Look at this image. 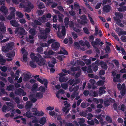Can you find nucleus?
<instances>
[{"label": "nucleus", "instance_id": "obj_1", "mask_svg": "<svg viewBox=\"0 0 126 126\" xmlns=\"http://www.w3.org/2000/svg\"><path fill=\"white\" fill-rule=\"evenodd\" d=\"M12 2L16 4H18L20 2L23 3V4L21 3L19 5V7L20 8H24L26 11L28 13H29L31 10L33 8V5L30 2L25 0H12Z\"/></svg>", "mask_w": 126, "mask_h": 126}, {"label": "nucleus", "instance_id": "obj_2", "mask_svg": "<svg viewBox=\"0 0 126 126\" xmlns=\"http://www.w3.org/2000/svg\"><path fill=\"white\" fill-rule=\"evenodd\" d=\"M51 15L49 14L44 15L41 17H39L38 20H35L32 23V25L34 27H36L37 25H41L47 21L48 18H50Z\"/></svg>", "mask_w": 126, "mask_h": 126}, {"label": "nucleus", "instance_id": "obj_3", "mask_svg": "<svg viewBox=\"0 0 126 126\" xmlns=\"http://www.w3.org/2000/svg\"><path fill=\"white\" fill-rule=\"evenodd\" d=\"M53 27L56 29H58V32H57L58 36L61 38H63L65 34V30L64 26H61L53 24Z\"/></svg>", "mask_w": 126, "mask_h": 126}, {"label": "nucleus", "instance_id": "obj_4", "mask_svg": "<svg viewBox=\"0 0 126 126\" xmlns=\"http://www.w3.org/2000/svg\"><path fill=\"white\" fill-rule=\"evenodd\" d=\"M101 65V67L104 69H107V66L106 63L103 62H99L98 61H96L95 62V64L93 65L95 66L93 68L94 71H96L98 69L97 66Z\"/></svg>", "mask_w": 126, "mask_h": 126}, {"label": "nucleus", "instance_id": "obj_5", "mask_svg": "<svg viewBox=\"0 0 126 126\" xmlns=\"http://www.w3.org/2000/svg\"><path fill=\"white\" fill-rule=\"evenodd\" d=\"M43 96V94L42 93H38L34 94H30L29 96V98L33 102H34L37 100V99L35 97L40 99L42 98Z\"/></svg>", "mask_w": 126, "mask_h": 126}, {"label": "nucleus", "instance_id": "obj_6", "mask_svg": "<svg viewBox=\"0 0 126 126\" xmlns=\"http://www.w3.org/2000/svg\"><path fill=\"white\" fill-rule=\"evenodd\" d=\"M80 67H78V68H77L76 67H71V71L70 72V70H68V71L67 72L69 74L74 75L75 74L74 72L78 70V72L76 74L75 77H78L81 74V71L80 69Z\"/></svg>", "mask_w": 126, "mask_h": 126}, {"label": "nucleus", "instance_id": "obj_7", "mask_svg": "<svg viewBox=\"0 0 126 126\" xmlns=\"http://www.w3.org/2000/svg\"><path fill=\"white\" fill-rule=\"evenodd\" d=\"M115 15L116 16L114 17V19L116 23L119 26L123 27L124 25L120 23L121 20L120 19H121L123 17L122 14L120 13H115Z\"/></svg>", "mask_w": 126, "mask_h": 126}, {"label": "nucleus", "instance_id": "obj_8", "mask_svg": "<svg viewBox=\"0 0 126 126\" xmlns=\"http://www.w3.org/2000/svg\"><path fill=\"white\" fill-rule=\"evenodd\" d=\"M50 32V28H46L45 30L41 31V33L38 35V37L40 39H44L47 38L46 35Z\"/></svg>", "mask_w": 126, "mask_h": 126}, {"label": "nucleus", "instance_id": "obj_9", "mask_svg": "<svg viewBox=\"0 0 126 126\" xmlns=\"http://www.w3.org/2000/svg\"><path fill=\"white\" fill-rule=\"evenodd\" d=\"M50 32V28H46L45 30L41 31V33L38 35V37L40 39H44L47 38L46 35Z\"/></svg>", "mask_w": 126, "mask_h": 126}, {"label": "nucleus", "instance_id": "obj_10", "mask_svg": "<svg viewBox=\"0 0 126 126\" xmlns=\"http://www.w3.org/2000/svg\"><path fill=\"white\" fill-rule=\"evenodd\" d=\"M52 43H53L51 46L52 48L55 50H57L60 46V44L58 42H56L55 40L52 39L49 40L47 41L48 44H50Z\"/></svg>", "mask_w": 126, "mask_h": 126}, {"label": "nucleus", "instance_id": "obj_11", "mask_svg": "<svg viewBox=\"0 0 126 126\" xmlns=\"http://www.w3.org/2000/svg\"><path fill=\"white\" fill-rule=\"evenodd\" d=\"M89 41L91 42V43L93 46L94 47L95 50L96 51L97 53L96 55L95 56L96 58L99 57V56L97 54H99V50L96 48V46L98 43L96 42L93 41L94 40V37L93 36H91L89 37Z\"/></svg>", "mask_w": 126, "mask_h": 126}, {"label": "nucleus", "instance_id": "obj_12", "mask_svg": "<svg viewBox=\"0 0 126 126\" xmlns=\"http://www.w3.org/2000/svg\"><path fill=\"white\" fill-rule=\"evenodd\" d=\"M29 33L32 35H30L29 38H27L26 40L27 41L32 43L34 42V40L32 39L33 38V36L36 34V32L34 29H31L30 30Z\"/></svg>", "mask_w": 126, "mask_h": 126}, {"label": "nucleus", "instance_id": "obj_13", "mask_svg": "<svg viewBox=\"0 0 126 126\" xmlns=\"http://www.w3.org/2000/svg\"><path fill=\"white\" fill-rule=\"evenodd\" d=\"M38 57V58L36 61L38 65L40 66H44L46 64V62L42 57L39 54L37 55Z\"/></svg>", "mask_w": 126, "mask_h": 126}, {"label": "nucleus", "instance_id": "obj_14", "mask_svg": "<svg viewBox=\"0 0 126 126\" xmlns=\"http://www.w3.org/2000/svg\"><path fill=\"white\" fill-rule=\"evenodd\" d=\"M6 32V28L4 26V23L1 22L0 23V40H1L3 38V36L1 33H4Z\"/></svg>", "mask_w": 126, "mask_h": 126}, {"label": "nucleus", "instance_id": "obj_15", "mask_svg": "<svg viewBox=\"0 0 126 126\" xmlns=\"http://www.w3.org/2000/svg\"><path fill=\"white\" fill-rule=\"evenodd\" d=\"M117 87L119 90H122L121 92V94L122 95H124L125 93L126 90L125 84H123L122 85L121 84H118L117 85Z\"/></svg>", "mask_w": 126, "mask_h": 126}, {"label": "nucleus", "instance_id": "obj_16", "mask_svg": "<svg viewBox=\"0 0 126 126\" xmlns=\"http://www.w3.org/2000/svg\"><path fill=\"white\" fill-rule=\"evenodd\" d=\"M60 76L59 79L61 82H66L68 80V78L67 77H64L66 75L63 73H61L59 74Z\"/></svg>", "mask_w": 126, "mask_h": 126}, {"label": "nucleus", "instance_id": "obj_17", "mask_svg": "<svg viewBox=\"0 0 126 126\" xmlns=\"http://www.w3.org/2000/svg\"><path fill=\"white\" fill-rule=\"evenodd\" d=\"M15 33L16 34L21 35L25 34L26 33L24 29L22 28L19 27L17 28L15 30Z\"/></svg>", "mask_w": 126, "mask_h": 126}, {"label": "nucleus", "instance_id": "obj_18", "mask_svg": "<svg viewBox=\"0 0 126 126\" xmlns=\"http://www.w3.org/2000/svg\"><path fill=\"white\" fill-rule=\"evenodd\" d=\"M7 104L9 106H7L5 105H4L2 109V110L4 112H5L6 111H8L11 110V109L10 108L9 106L12 107H13V105L10 102H6Z\"/></svg>", "mask_w": 126, "mask_h": 126}, {"label": "nucleus", "instance_id": "obj_19", "mask_svg": "<svg viewBox=\"0 0 126 126\" xmlns=\"http://www.w3.org/2000/svg\"><path fill=\"white\" fill-rule=\"evenodd\" d=\"M71 64L73 65H78L77 68L78 67H81V66H84L85 64L82 61H77V63H76V61H73L71 62Z\"/></svg>", "mask_w": 126, "mask_h": 126}, {"label": "nucleus", "instance_id": "obj_20", "mask_svg": "<svg viewBox=\"0 0 126 126\" xmlns=\"http://www.w3.org/2000/svg\"><path fill=\"white\" fill-rule=\"evenodd\" d=\"M21 51L22 53L24 54L23 56L22 61L23 62H27L28 60L27 56L28 54V53L24 48L22 49Z\"/></svg>", "mask_w": 126, "mask_h": 126}, {"label": "nucleus", "instance_id": "obj_21", "mask_svg": "<svg viewBox=\"0 0 126 126\" xmlns=\"http://www.w3.org/2000/svg\"><path fill=\"white\" fill-rule=\"evenodd\" d=\"M10 10L11 11V13L9 15L7 18L8 19L10 20L14 18H15V14L14 12L15 11V9L14 8L11 7L10 8Z\"/></svg>", "mask_w": 126, "mask_h": 126}, {"label": "nucleus", "instance_id": "obj_22", "mask_svg": "<svg viewBox=\"0 0 126 126\" xmlns=\"http://www.w3.org/2000/svg\"><path fill=\"white\" fill-rule=\"evenodd\" d=\"M95 117L98 119L101 123V124L102 126H103L104 125L106 122L105 121H103V120L105 116L104 115H95Z\"/></svg>", "mask_w": 126, "mask_h": 126}, {"label": "nucleus", "instance_id": "obj_23", "mask_svg": "<svg viewBox=\"0 0 126 126\" xmlns=\"http://www.w3.org/2000/svg\"><path fill=\"white\" fill-rule=\"evenodd\" d=\"M33 114L35 115L42 116L44 114V113L42 111H38L36 108H33Z\"/></svg>", "mask_w": 126, "mask_h": 126}, {"label": "nucleus", "instance_id": "obj_24", "mask_svg": "<svg viewBox=\"0 0 126 126\" xmlns=\"http://www.w3.org/2000/svg\"><path fill=\"white\" fill-rule=\"evenodd\" d=\"M79 8V13L80 14L81 13H82V11L84 12L85 11V9L82 6H81L80 7L78 3H76L74 4V8L75 9H77Z\"/></svg>", "mask_w": 126, "mask_h": 126}, {"label": "nucleus", "instance_id": "obj_25", "mask_svg": "<svg viewBox=\"0 0 126 126\" xmlns=\"http://www.w3.org/2000/svg\"><path fill=\"white\" fill-rule=\"evenodd\" d=\"M15 93L18 95H22L23 96L25 95L26 94V93L21 88L16 90L15 91Z\"/></svg>", "mask_w": 126, "mask_h": 126}, {"label": "nucleus", "instance_id": "obj_26", "mask_svg": "<svg viewBox=\"0 0 126 126\" xmlns=\"http://www.w3.org/2000/svg\"><path fill=\"white\" fill-rule=\"evenodd\" d=\"M80 80L79 79H76L75 80H70L68 82L70 83V85H73V86H74L75 85L79 83L80 82Z\"/></svg>", "mask_w": 126, "mask_h": 126}, {"label": "nucleus", "instance_id": "obj_27", "mask_svg": "<svg viewBox=\"0 0 126 126\" xmlns=\"http://www.w3.org/2000/svg\"><path fill=\"white\" fill-rule=\"evenodd\" d=\"M80 18L83 20H85L84 21H80L79 20H78V21L79 23H80L83 25H84L86 24L87 23V21L86 20V17L85 15H83L82 16L80 17Z\"/></svg>", "mask_w": 126, "mask_h": 126}, {"label": "nucleus", "instance_id": "obj_28", "mask_svg": "<svg viewBox=\"0 0 126 126\" xmlns=\"http://www.w3.org/2000/svg\"><path fill=\"white\" fill-rule=\"evenodd\" d=\"M23 115L26 116L27 117L30 118L32 117H33L34 115H35L33 114V109L32 110V111H28L27 112L23 114Z\"/></svg>", "mask_w": 126, "mask_h": 126}, {"label": "nucleus", "instance_id": "obj_29", "mask_svg": "<svg viewBox=\"0 0 126 126\" xmlns=\"http://www.w3.org/2000/svg\"><path fill=\"white\" fill-rule=\"evenodd\" d=\"M15 55V53L13 52L8 53L6 54V56L10 58L7 59L6 60L7 61H10L12 60V57Z\"/></svg>", "mask_w": 126, "mask_h": 126}, {"label": "nucleus", "instance_id": "obj_30", "mask_svg": "<svg viewBox=\"0 0 126 126\" xmlns=\"http://www.w3.org/2000/svg\"><path fill=\"white\" fill-rule=\"evenodd\" d=\"M24 77L23 79V80L25 81H28L30 79L31 76L29 74V73H27L26 74H24L23 75Z\"/></svg>", "mask_w": 126, "mask_h": 126}, {"label": "nucleus", "instance_id": "obj_31", "mask_svg": "<svg viewBox=\"0 0 126 126\" xmlns=\"http://www.w3.org/2000/svg\"><path fill=\"white\" fill-rule=\"evenodd\" d=\"M11 114L10 113H7L5 115V117H13L14 116L15 113V111L14 110H12L11 112Z\"/></svg>", "mask_w": 126, "mask_h": 126}, {"label": "nucleus", "instance_id": "obj_32", "mask_svg": "<svg viewBox=\"0 0 126 126\" xmlns=\"http://www.w3.org/2000/svg\"><path fill=\"white\" fill-rule=\"evenodd\" d=\"M79 27L80 26L78 24L76 25L75 26H74L72 28L74 31L77 32H79L81 31V30Z\"/></svg>", "mask_w": 126, "mask_h": 126}, {"label": "nucleus", "instance_id": "obj_33", "mask_svg": "<svg viewBox=\"0 0 126 126\" xmlns=\"http://www.w3.org/2000/svg\"><path fill=\"white\" fill-rule=\"evenodd\" d=\"M64 93V91L63 90L61 89L58 91L56 93V96L58 98H60V96L62 94Z\"/></svg>", "mask_w": 126, "mask_h": 126}, {"label": "nucleus", "instance_id": "obj_34", "mask_svg": "<svg viewBox=\"0 0 126 126\" xmlns=\"http://www.w3.org/2000/svg\"><path fill=\"white\" fill-rule=\"evenodd\" d=\"M79 43L81 46H82L83 47V48H85L84 47L85 45H86L87 47L88 48H89L90 47L89 44L87 41L85 43L82 41H79Z\"/></svg>", "mask_w": 126, "mask_h": 126}, {"label": "nucleus", "instance_id": "obj_35", "mask_svg": "<svg viewBox=\"0 0 126 126\" xmlns=\"http://www.w3.org/2000/svg\"><path fill=\"white\" fill-rule=\"evenodd\" d=\"M37 80L40 82V83L42 84H44V85L46 86L47 84V79H45L42 80L41 79L38 78L37 79Z\"/></svg>", "mask_w": 126, "mask_h": 126}, {"label": "nucleus", "instance_id": "obj_36", "mask_svg": "<svg viewBox=\"0 0 126 126\" xmlns=\"http://www.w3.org/2000/svg\"><path fill=\"white\" fill-rule=\"evenodd\" d=\"M46 118L45 117H43L41 118L39 120V123L43 125H44L46 122Z\"/></svg>", "mask_w": 126, "mask_h": 126}, {"label": "nucleus", "instance_id": "obj_37", "mask_svg": "<svg viewBox=\"0 0 126 126\" xmlns=\"http://www.w3.org/2000/svg\"><path fill=\"white\" fill-rule=\"evenodd\" d=\"M0 10L5 15L8 12V9L4 6H3L0 8Z\"/></svg>", "mask_w": 126, "mask_h": 126}, {"label": "nucleus", "instance_id": "obj_38", "mask_svg": "<svg viewBox=\"0 0 126 126\" xmlns=\"http://www.w3.org/2000/svg\"><path fill=\"white\" fill-rule=\"evenodd\" d=\"M30 57L31 59L35 61L39 57L35 56L34 54L33 53H32L30 54Z\"/></svg>", "mask_w": 126, "mask_h": 126}, {"label": "nucleus", "instance_id": "obj_39", "mask_svg": "<svg viewBox=\"0 0 126 126\" xmlns=\"http://www.w3.org/2000/svg\"><path fill=\"white\" fill-rule=\"evenodd\" d=\"M79 123L81 126H85L86 125L84 123L85 122L84 119L83 118H80L78 119Z\"/></svg>", "mask_w": 126, "mask_h": 126}, {"label": "nucleus", "instance_id": "obj_40", "mask_svg": "<svg viewBox=\"0 0 126 126\" xmlns=\"http://www.w3.org/2000/svg\"><path fill=\"white\" fill-rule=\"evenodd\" d=\"M75 45L76 47L78 49L80 48L81 50H84L85 49V48H84V47L82 48H81V47L82 46H81L79 43V44L77 42H75Z\"/></svg>", "mask_w": 126, "mask_h": 126}, {"label": "nucleus", "instance_id": "obj_41", "mask_svg": "<svg viewBox=\"0 0 126 126\" xmlns=\"http://www.w3.org/2000/svg\"><path fill=\"white\" fill-rule=\"evenodd\" d=\"M108 92L110 95H112V93H113V95H112V97H116V92L115 91H114L113 90H108Z\"/></svg>", "mask_w": 126, "mask_h": 126}, {"label": "nucleus", "instance_id": "obj_42", "mask_svg": "<svg viewBox=\"0 0 126 126\" xmlns=\"http://www.w3.org/2000/svg\"><path fill=\"white\" fill-rule=\"evenodd\" d=\"M10 22L11 24L13 26L17 27L19 26V24L15 20L11 21H10Z\"/></svg>", "mask_w": 126, "mask_h": 126}, {"label": "nucleus", "instance_id": "obj_43", "mask_svg": "<svg viewBox=\"0 0 126 126\" xmlns=\"http://www.w3.org/2000/svg\"><path fill=\"white\" fill-rule=\"evenodd\" d=\"M93 101L97 104L99 103H103V100L101 99H98L96 98H94L93 99Z\"/></svg>", "mask_w": 126, "mask_h": 126}, {"label": "nucleus", "instance_id": "obj_44", "mask_svg": "<svg viewBox=\"0 0 126 126\" xmlns=\"http://www.w3.org/2000/svg\"><path fill=\"white\" fill-rule=\"evenodd\" d=\"M106 88L105 87H101L99 88V93L100 95L104 93L105 92V91L104 90Z\"/></svg>", "mask_w": 126, "mask_h": 126}, {"label": "nucleus", "instance_id": "obj_45", "mask_svg": "<svg viewBox=\"0 0 126 126\" xmlns=\"http://www.w3.org/2000/svg\"><path fill=\"white\" fill-rule=\"evenodd\" d=\"M47 85L46 86L45 85V87H44L43 86H41L39 88V89L38 90V91H41L42 92H44L46 91V89L47 88Z\"/></svg>", "mask_w": 126, "mask_h": 126}, {"label": "nucleus", "instance_id": "obj_46", "mask_svg": "<svg viewBox=\"0 0 126 126\" xmlns=\"http://www.w3.org/2000/svg\"><path fill=\"white\" fill-rule=\"evenodd\" d=\"M110 7L108 5H106L104 6L103 8V10L106 12H109L110 10Z\"/></svg>", "mask_w": 126, "mask_h": 126}, {"label": "nucleus", "instance_id": "obj_47", "mask_svg": "<svg viewBox=\"0 0 126 126\" xmlns=\"http://www.w3.org/2000/svg\"><path fill=\"white\" fill-rule=\"evenodd\" d=\"M120 75L119 74H117L115 77H114L113 78V81L114 82L117 81L119 82L120 81L119 78Z\"/></svg>", "mask_w": 126, "mask_h": 126}, {"label": "nucleus", "instance_id": "obj_48", "mask_svg": "<svg viewBox=\"0 0 126 126\" xmlns=\"http://www.w3.org/2000/svg\"><path fill=\"white\" fill-rule=\"evenodd\" d=\"M32 104L31 102L28 101L27 102L25 108L26 109H28L30 108L31 106L32 105Z\"/></svg>", "mask_w": 126, "mask_h": 126}, {"label": "nucleus", "instance_id": "obj_49", "mask_svg": "<svg viewBox=\"0 0 126 126\" xmlns=\"http://www.w3.org/2000/svg\"><path fill=\"white\" fill-rule=\"evenodd\" d=\"M69 107V105H67V106L64 107L63 109V111L65 112L66 114L67 113L69 110V109H68V108Z\"/></svg>", "mask_w": 126, "mask_h": 126}, {"label": "nucleus", "instance_id": "obj_50", "mask_svg": "<svg viewBox=\"0 0 126 126\" xmlns=\"http://www.w3.org/2000/svg\"><path fill=\"white\" fill-rule=\"evenodd\" d=\"M14 43L13 42H12L8 44L7 46V47L8 49H11L14 47Z\"/></svg>", "mask_w": 126, "mask_h": 126}, {"label": "nucleus", "instance_id": "obj_51", "mask_svg": "<svg viewBox=\"0 0 126 126\" xmlns=\"http://www.w3.org/2000/svg\"><path fill=\"white\" fill-rule=\"evenodd\" d=\"M59 53L61 54H63L66 55L67 54V52L64 48H62L61 49Z\"/></svg>", "mask_w": 126, "mask_h": 126}, {"label": "nucleus", "instance_id": "obj_52", "mask_svg": "<svg viewBox=\"0 0 126 126\" xmlns=\"http://www.w3.org/2000/svg\"><path fill=\"white\" fill-rule=\"evenodd\" d=\"M79 89V87L78 86H76L74 87L73 88V91L74 93H76V95H78L79 94V92H77V91Z\"/></svg>", "mask_w": 126, "mask_h": 126}, {"label": "nucleus", "instance_id": "obj_53", "mask_svg": "<svg viewBox=\"0 0 126 126\" xmlns=\"http://www.w3.org/2000/svg\"><path fill=\"white\" fill-rule=\"evenodd\" d=\"M112 99H110L109 100H108L107 99H105L104 100V102L105 105L106 106H108L110 104V100H111Z\"/></svg>", "mask_w": 126, "mask_h": 126}, {"label": "nucleus", "instance_id": "obj_54", "mask_svg": "<svg viewBox=\"0 0 126 126\" xmlns=\"http://www.w3.org/2000/svg\"><path fill=\"white\" fill-rule=\"evenodd\" d=\"M6 62V60L3 59L2 57L0 55V63L2 65H3Z\"/></svg>", "mask_w": 126, "mask_h": 126}, {"label": "nucleus", "instance_id": "obj_55", "mask_svg": "<svg viewBox=\"0 0 126 126\" xmlns=\"http://www.w3.org/2000/svg\"><path fill=\"white\" fill-rule=\"evenodd\" d=\"M118 10L120 11H126V6H121L120 8H118Z\"/></svg>", "mask_w": 126, "mask_h": 126}, {"label": "nucleus", "instance_id": "obj_56", "mask_svg": "<svg viewBox=\"0 0 126 126\" xmlns=\"http://www.w3.org/2000/svg\"><path fill=\"white\" fill-rule=\"evenodd\" d=\"M86 57V56H84L83 57L82 59L84 61L86 64H89L91 63V61L89 60L85 59V58Z\"/></svg>", "mask_w": 126, "mask_h": 126}, {"label": "nucleus", "instance_id": "obj_57", "mask_svg": "<svg viewBox=\"0 0 126 126\" xmlns=\"http://www.w3.org/2000/svg\"><path fill=\"white\" fill-rule=\"evenodd\" d=\"M69 20V18H66L64 20L65 25L66 28L68 27Z\"/></svg>", "mask_w": 126, "mask_h": 126}, {"label": "nucleus", "instance_id": "obj_58", "mask_svg": "<svg viewBox=\"0 0 126 126\" xmlns=\"http://www.w3.org/2000/svg\"><path fill=\"white\" fill-rule=\"evenodd\" d=\"M48 113L50 115L54 117L55 118L57 117L56 114H55V112L53 111H49V112Z\"/></svg>", "mask_w": 126, "mask_h": 126}, {"label": "nucleus", "instance_id": "obj_59", "mask_svg": "<svg viewBox=\"0 0 126 126\" xmlns=\"http://www.w3.org/2000/svg\"><path fill=\"white\" fill-rule=\"evenodd\" d=\"M30 64L31 67L32 68H35L36 67V64L33 61H31L30 62Z\"/></svg>", "mask_w": 126, "mask_h": 126}, {"label": "nucleus", "instance_id": "obj_60", "mask_svg": "<svg viewBox=\"0 0 126 126\" xmlns=\"http://www.w3.org/2000/svg\"><path fill=\"white\" fill-rule=\"evenodd\" d=\"M37 121L36 120H34L32 121H31L28 123V125L30 126H32L35 124L36 123Z\"/></svg>", "mask_w": 126, "mask_h": 126}, {"label": "nucleus", "instance_id": "obj_61", "mask_svg": "<svg viewBox=\"0 0 126 126\" xmlns=\"http://www.w3.org/2000/svg\"><path fill=\"white\" fill-rule=\"evenodd\" d=\"M37 87L38 84L36 83L34 84L32 86V91H38V90H37Z\"/></svg>", "mask_w": 126, "mask_h": 126}, {"label": "nucleus", "instance_id": "obj_62", "mask_svg": "<svg viewBox=\"0 0 126 126\" xmlns=\"http://www.w3.org/2000/svg\"><path fill=\"white\" fill-rule=\"evenodd\" d=\"M106 121L109 123H111L112 119L109 116H107L106 117Z\"/></svg>", "mask_w": 126, "mask_h": 126}, {"label": "nucleus", "instance_id": "obj_63", "mask_svg": "<svg viewBox=\"0 0 126 126\" xmlns=\"http://www.w3.org/2000/svg\"><path fill=\"white\" fill-rule=\"evenodd\" d=\"M61 86L62 88L65 89H67L68 87V84L66 83L62 84Z\"/></svg>", "mask_w": 126, "mask_h": 126}, {"label": "nucleus", "instance_id": "obj_64", "mask_svg": "<svg viewBox=\"0 0 126 126\" xmlns=\"http://www.w3.org/2000/svg\"><path fill=\"white\" fill-rule=\"evenodd\" d=\"M65 56L63 55H59L57 57V58L60 61H61L65 58Z\"/></svg>", "mask_w": 126, "mask_h": 126}]
</instances>
